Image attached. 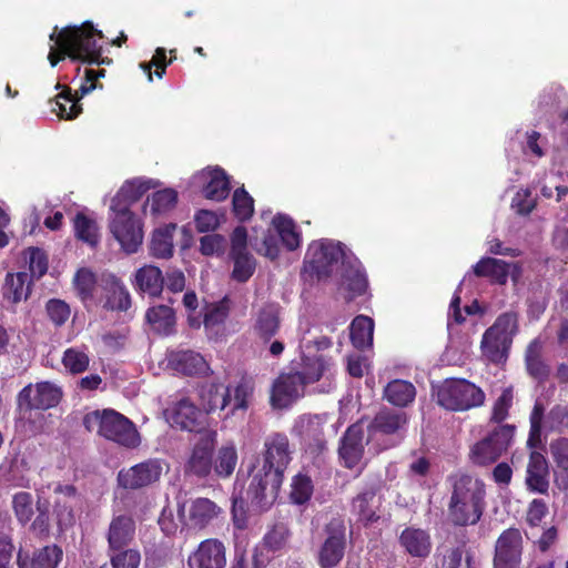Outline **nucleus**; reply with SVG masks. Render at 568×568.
<instances>
[{"mask_svg": "<svg viewBox=\"0 0 568 568\" xmlns=\"http://www.w3.org/2000/svg\"><path fill=\"white\" fill-rule=\"evenodd\" d=\"M265 448L263 465L253 475L247 490L251 503L262 509L275 503L291 460L288 439L283 435L272 436L266 440Z\"/></svg>", "mask_w": 568, "mask_h": 568, "instance_id": "f257e3e1", "label": "nucleus"}, {"mask_svg": "<svg viewBox=\"0 0 568 568\" xmlns=\"http://www.w3.org/2000/svg\"><path fill=\"white\" fill-rule=\"evenodd\" d=\"M102 32L94 29L92 23L85 22L81 27H67L57 33V28L50 34L53 44L50 47L48 59L52 67L65 55L72 60H80L89 63H99L101 55Z\"/></svg>", "mask_w": 568, "mask_h": 568, "instance_id": "f03ea898", "label": "nucleus"}, {"mask_svg": "<svg viewBox=\"0 0 568 568\" xmlns=\"http://www.w3.org/2000/svg\"><path fill=\"white\" fill-rule=\"evenodd\" d=\"M484 484L470 476H460L453 486L448 515L455 525L476 524L483 513Z\"/></svg>", "mask_w": 568, "mask_h": 568, "instance_id": "7ed1b4c3", "label": "nucleus"}, {"mask_svg": "<svg viewBox=\"0 0 568 568\" xmlns=\"http://www.w3.org/2000/svg\"><path fill=\"white\" fill-rule=\"evenodd\" d=\"M85 428L125 448H136L141 436L135 425L124 415L113 410H93L83 418Z\"/></svg>", "mask_w": 568, "mask_h": 568, "instance_id": "20e7f679", "label": "nucleus"}, {"mask_svg": "<svg viewBox=\"0 0 568 568\" xmlns=\"http://www.w3.org/2000/svg\"><path fill=\"white\" fill-rule=\"evenodd\" d=\"M518 329L517 313L506 312L500 314L483 335L480 343L483 355L494 363L505 361Z\"/></svg>", "mask_w": 568, "mask_h": 568, "instance_id": "39448f33", "label": "nucleus"}, {"mask_svg": "<svg viewBox=\"0 0 568 568\" xmlns=\"http://www.w3.org/2000/svg\"><path fill=\"white\" fill-rule=\"evenodd\" d=\"M109 230L128 254L138 252L143 243L142 222L128 205H110Z\"/></svg>", "mask_w": 568, "mask_h": 568, "instance_id": "423d86ee", "label": "nucleus"}, {"mask_svg": "<svg viewBox=\"0 0 568 568\" xmlns=\"http://www.w3.org/2000/svg\"><path fill=\"white\" fill-rule=\"evenodd\" d=\"M352 254L342 243L331 240L313 241L306 251L304 257L305 270L316 274L318 278L327 277L333 272V267L339 261L342 264Z\"/></svg>", "mask_w": 568, "mask_h": 568, "instance_id": "0eeeda50", "label": "nucleus"}, {"mask_svg": "<svg viewBox=\"0 0 568 568\" xmlns=\"http://www.w3.org/2000/svg\"><path fill=\"white\" fill-rule=\"evenodd\" d=\"M484 402L481 388L466 379H447L437 390V403L449 410H468Z\"/></svg>", "mask_w": 568, "mask_h": 568, "instance_id": "6e6552de", "label": "nucleus"}, {"mask_svg": "<svg viewBox=\"0 0 568 568\" xmlns=\"http://www.w3.org/2000/svg\"><path fill=\"white\" fill-rule=\"evenodd\" d=\"M515 434V426L496 427L487 437L476 443L470 450V459L477 465L495 463L508 449Z\"/></svg>", "mask_w": 568, "mask_h": 568, "instance_id": "1a4fd4ad", "label": "nucleus"}, {"mask_svg": "<svg viewBox=\"0 0 568 568\" xmlns=\"http://www.w3.org/2000/svg\"><path fill=\"white\" fill-rule=\"evenodd\" d=\"M217 434L213 429L200 433L185 465V473L200 478L209 476L213 469L212 454Z\"/></svg>", "mask_w": 568, "mask_h": 568, "instance_id": "9d476101", "label": "nucleus"}, {"mask_svg": "<svg viewBox=\"0 0 568 568\" xmlns=\"http://www.w3.org/2000/svg\"><path fill=\"white\" fill-rule=\"evenodd\" d=\"M192 184L201 191L205 199L211 201L221 202L230 193V179L219 166H207L199 171L193 175Z\"/></svg>", "mask_w": 568, "mask_h": 568, "instance_id": "9b49d317", "label": "nucleus"}, {"mask_svg": "<svg viewBox=\"0 0 568 568\" xmlns=\"http://www.w3.org/2000/svg\"><path fill=\"white\" fill-rule=\"evenodd\" d=\"M327 537L318 551V565L321 568H334L344 557L345 526L342 520L333 519L326 526Z\"/></svg>", "mask_w": 568, "mask_h": 568, "instance_id": "f8f14e48", "label": "nucleus"}, {"mask_svg": "<svg viewBox=\"0 0 568 568\" xmlns=\"http://www.w3.org/2000/svg\"><path fill=\"white\" fill-rule=\"evenodd\" d=\"M523 550V538L518 529L505 530L496 542L495 568H519Z\"/></svg>", "mask_w": 568, "mask_h": 568, "instance_id": "ddd939ff", "label": "nucleus"}, {"mask_svg": "<svg viewBox=\"0 0 568 568\" xmlns=\"http://www.w3.org/2000/svg\"><path fill=\"white\" fill-rule=\"evenodd\" d=\"M163 465L158 459H150L122 469L118 475L120 486L136 489L158 481L162 475Z\"/></svg>", "mask_w": 568, "mask_h": 568, "instance_id": "4468645a", "label": "nucleus"}, {"mask_svg": "<svg viewBox=\"0 0 568 568\" xmlns=\"http://www.w3.org/2000/svg\"><path fill=\"white\" fill-rule=\"evenodd\" d=\"M187 564L190 568H225L226 547L217 538L205 539L189 556Z\"/></svg>", "mask_w": 568, "mask_h": 568, "instance_id": "2eb2a0df", "label": "nucleus"}, {"mask_svg": "<svg viewBox=\"0 0 568 568\" xmlns=\"http://www.w3.org/2000/svg\"><path fill=\"white\" fill-rule=\"evenodd\" d=\"M298 374H282L273 383L271 404L274 408H286L304 394L305 384Z\"/></svg>", "mask_w": 568, "mask_h": 568, "instance_id": "dca6fc26", "label": "nucleus"}, {"mask_svg": "<svg viewBox=\"0 0 568 568\" xmlns=\"http://www.w3.org/2000/svg\"><path fill=\"white\" fill-rule=\"evenodd\" d=\"M474 273L477 276L489 277L500 285L506 284L508 277H510L516 285L521 278L523 268L519 263H507L493 257H484L474 266Z\"/></svg>", "mask_w": 568, "mask_h": 568, "instance_id": "f3484780", "label": "nucleus"}, {"mask_svg": "<svg viewBox=\"0 0 568 568\" xmlns=\"http://www.w3.org/2000/svg\"><path fill=\"white\" fill-rule=\"evenodd\" d=\"M62 396L61 388L50 382H41L36 385L26 386L19 394L21 403L29 407L48 409L55 406Z\"/></svg>", "mask_w": 568, "mask_h": 568, "instance_id": "a211bd4d", "label": "nucleus"}, {"mask_svg": "<svg viewBox=\"0 0 568 568\" xmlns=\"http://www.w3.org/2000/svg\"><path fill=\"white\" fill-rule=\"evenodd\" d=\"M367 443L362 424H354L347 428L339 446V457L347 468H354L361 463Z\"/></svg>", "mask_w": 568, "mask_h": 568, "instance_id": "6ab92c4d", "label": "nucleus"}, {"mask_svg": "<svg viewBox=\"0 0 568 568\" xmlns=\"http://www.w3.org/2000/svg\"><path fill=\"white\" fill-rule=\"evenodd\" d=\"M326 422V415H303L296 420L293 430L308 446L322 449Z\"/></svg>", "mask_w": 568, "mask_h": 568, "instance_id": "aec40b11", "label": "nucleus"}, {"mask_svg": "<svg viewBox=\"0 0 568 568\" xmlns=\"http://www.w3.org/2000/svg\"><path fill=\"white\" fill-rule=\"evenodd\" d=\"M281 327V307L275 303H267L258 308L254 315L253 331L255 335L270 342Z\"/></svg>", "mask_w": 568, "mask_h": 568, "instance_id": "412c9836", "label": "nucleus"}, {"mask_svg": "<svg viewBox=\"0 0 568 568\" xmlns=\"http://www.w3.org/2000/svg\"><path fill=\"white\" fill-rule=\"evenodd\" d=\"M205 419L206 415L202 408L196 407L187 397H183L176 402L171 416L173 425L190 432H194L203 426Z\"/></svg>", "mask_w": 568, "mask_h": 568, "instance_id": "4be33fe9", "label": "nucleus"}, {"mask_svg": "<svg viewBox=\"0 0 568 568\" xmlns=\"http://www.w3.org/2000/svg\"><path fill=\"white\" fill-rule=\"evenodd\" d=\"M178 203V192L173 189H163L149 195L142 206L144 217L153 222L166 216Z\"/></svg>", "mask_w": 568, "mask_h": 568, "instance_id": "5701e85b", "label": "nucleus"}, {"mask_svg": "<svg viewBox=\"0 0 568 568\" xmlns=\"http://www.w3.org/2000/svg\"><path fill=\"white\" fill-rule=\"evenodd\" d=\"M168 365L184 375H202L209 371L205 358L193 351H173L168 355Z\"/></svg>", "mask_w": 568, "mask_h": 568, "instance_id": "b1692460", "label": "nucleus"}, {"mask_svg": "<svg viewBox=\"0 0 568 568\" xmlns=\"http://www.w3.org/2000/svg\"><path fill=\"white\" fill-rule=\"evenodd\" d=\"M54 513L61 528L69 527L74 521L73 504L77 499V491L72 485L55 484L53 488Z\"/></svg>", "mask_w": 568, "mask_h": 568, "instance_id": "393cba45", "label": "nucleus"}, {"mask_svg": "<svg viewBox=\"0 0 568 568\" xmlns=\"http://www.w3.org/2000/svg\"><path fill=\"white\" fill-rule=\"evenodd\" d=\"M548 464L542 454L532 452L526 471V485L530 491L546 494L549 488Z\"/></svg>", "mask_w": 568, "mask_h": 568, "instance_id": "a878e982", "label": "nucleus"}, {"mask_svg": "<svg viewBox=\"0 0 568 568\" xmlns=\"http://www.w3.org/2000/svg\"><path fill=\"white\" fill-rule=\"evenodd\" d=\"M199 400L206 416L216 409H224L231 403V387L205 384L199 390Z\"/></svg>", "mask_w": 568, "mask_h": 568, "instance_id": "bb28decb", "label": "nucleus"}, {"mask_svg": "<svg viewBox=\"0 0 568 568\" xmlns=\"http://www.w3.org/2000/svg\"><path fill=\"white\" fill-rule=\"evenodd\" d=\"M135 534V524L130 516L113 517L108 531V542L111 550H120L128 546Z\"/></svg>", "mask_w": 568, "mask_h": 568, "instance_id": "cd10ccee", "label": "nucleus"}, {"mask_svg": "<svg viewBox=\"0 0 568 568\" xmlns=\"http://www.w3.org/2000/svg\"><path fill=\"white\" fill-rule=\"evenodd\" d=\"M381 497L372 489L358 494L352 505V511L364 525L375 523L379 519Z\"/></svg>", "mask_w": 568, "mask_h": 568, "instance_id": "c85d7f7f", "label": "nucleus"}, {"mask_svg": "<svg viewBox=\"0 0 568 568\" xmlns=\"http://www.w3.org/2000/svg\"><path fill=\"white\" fill-rule=\"evenodd\" d=\"M343 286L348 291V300L362 295L367 288V280L359 261L353 255L344 262Z\"/></svg>", "mask_w": 568, "mask_h": 568, "instance_id": "c756f323", "label": "nucleus"}, {"mask_svg": "<svg viewBox=\"0 0 568 568\" xmlns=\"http://www.w3.org/2000/svg\"><path fill=\"white\" fill-rule=\"evenodd\" d=\"M187 511L189 525L202 529L217 518L222 509L207 498H197L191 503Z\"/></svg>", "mask_w": 568, "mask_h": 568, "instance_id": "7c9ffc66", "label": "nucleus"}, {"mask_svg": "<svg viewBox=\"0 0 568 568\" xmlns=\"http://www.w3.org/2000/svg\"><path fill=\"white\" fill-rule=\"evenodd\" d=\"M272 230L281 239L282 244L294 251L301 246L302 235L294 221L285 214H276L271 221Z\"/></svg>", "mask_w": 568, "mask_h": 568, "instance_id": "2f4dec72", "label": "nucleus"}, {"mask_svg": "<svg viewBox=\"0 0 568 568\" xmlns=\"http://www.w3.org/2000/svg\"><path fill=\"white\" fill-rule=\"evenodd\" d=\"M549 453L555 464V481L559 487H568V438L551 440Z\"/></svg>", "mask_w": 568, "mask_h": 568, "instance_id": "473e14b6", "label": "nucleus"}, {"mask_svg": "<svg viewBox=\"0 0 568 568\" xmlns=\"http://www.w3.org/2000/svg\"><path fill=\"white\" fill-rule=\"evenodd\" d=\"M2 290L8 301L12 303L24 301L31 293V277L27 272L8 273Z\"/></svg>", "mask_w": 568, "mask_h": 568, "instance_id": "72a5a7b5", "label": "nucleus"}, {"mask_svg": "<svg viewBox=\"0 0 568 568\" xmlns=\"http://www.w3.org/2000/svg\"><path fill=\"white\" fill-rule=\"evenodd\" d=\"M62 550L55 545L42 547L33 552L31 559L18 557L20 568H57L62 559Z\"/></svg>", "mask_w": 568, "mask_h": 568, "instance_id": "f704fd0d", "label": "nucleus"}, {"mask_svg": "<svg viewBox=\"0 0 568 568\" xmlns=\"http://www.w3.org/2000/svg\"><path fill=\"white\" fill-rule=\"evenodd\" d=\"M152 180L134 179L125 182L111 200L112 205H128L135 203L148 190L154 187Z\"/></svg>", "mask_w": 568, "mask_h": 568, "instance_id": "c9c22d12", "label": "nucleus"}, {"mask_svg": "<svg viewBox=\"0 0 568 568\" xmlns=\"http://www.w3.org/2000/svg\"><path fill=\"white\" fill-rule=\"evenodd\" d=\"M164 278L159 267L144 265L135 272V287L150 295L158 296L163 290Z\"/></svg>", "mask_w": 568, "mask_h": 568, "instance_id": "e433bc0d", "label": "nucleus"}, {"mask_svg": "<svg viewBox=\"0 0 568 568\" xmlns=\"http://www.w3.org/2000/svg\"><path fill=\"white\" fill-rule=\"evenodd\" d=\"M536 187L539 190L542 197H555L556 202H561L568 196L567 179L561 173H546L536 182Z\"/></svg>", "mask_w": 568, "mask_h": 568, "instance_id": "4c0bfd02", "label": "nucleus"}, {"mask_svg": "<svg viewBox=\"0 0 568 568\" xmlns=\"http://www.w3.org/2000/svg\"><path fill=\"white\" fill-rule=\"evenodd\" d=\"M176 225L171 223L154 230L150 243V253L156 258H169L173 255V234Z\"/></svg>", "mask_w": 568, "mask_h": 568, "instance_id": "58836bf2", "label": "nucleus"}, {"mask_svg": "<svg viewBox=\"0 0 568 568\" xmlns=\"http://www.w3.org/2000/svg\"><path fill=\"white\" fill-rule=\"evenodd\" d=\"M400 544L415 557H426L430 551L429 535L422 529L406 528L400 535Z\"/></svg>", "mask_w": 568, "mask_h": 568, "instance_id": "ea45409f", "label": "nucleus"}, {"mask_svg": "<svg viewBox=\"0 0 568 568\" xmlns=\"http://www.w3.org/2000/svg\"><path fill=\"white\" fill-rule=\"evenodd\" d=\"M406 423L407 416L405 413L382 410L375 416L371 424V432L373 434H395L399 432Z\"/></svg>", "mask_w": 568, "mask_h": 568, "instance_id": "a19ab883", "label": "nucleus"}, {"mask_svg": "<svg viewBox=\"0 0 568 568\" xmlns=\"http://www.w3.org/2000/svg\"><path fill=\"white\" fill-rule=\"evenodd\" d=\"M145 316L154 332L168 335L173 331L175 316L171 307L166 305L150 307Z\"/></svg>", "mask_w": 568, "mask_h": 568, "instance_id": "79ce46f5", "label": "nucleus"}, {"mask_svg": "<svg viewBox=\"0 0 568 568\" xmlns=\"http://www.w3.org/2000/svg\"><path fill=\"white\" fill-rule=\"evenodd\" d=\"M351 341L353 345L363 349L373 344L374 322L365 315L356 316L351 324Z\"/></svg>", "mask_w": 568, "mask_h": 568, "instance_id": "37998d69", "label": "nucleus"}, {"mask_svg": "<svg viewBox=\"0 0 568 568\" xmlns=\"http://www.w3.org/2000/svg\"><path fill=\"white\" fill-rule=\"evenodd\" d=\"M416 390L412 383L395 379L385 387V398L395 406H406L415 398Z\"/></svg>", "mask_w": 568, "mask_h": 568, "instance_id": "c03bdc74", "label": "nucleus"}, {"mask_svg": "<svg viewBox=\"0 0 568 568\" xmlns=\"http://www.w3.org/2000/svg\"><path fill=\"white\" fill-rule=\"evenodd\" d=\"M73 227L77 239L95 246L100 241V232L97 222L83 213H78L73 220Z\"/></svg>", "mask_w": 568, "mask_h": 568, "instance_id": "a18cd8bd", "label": "nucleus"}, {"mask_svg": "<svg viewBox=\"0 0 568 568\" xmlns=\"http://www.w3.org/2000/svg\"><path fill=\"white\" fill-rule=\"evenodd\" d=\"M237 464V452L234 443H225L217 452L214 471L219 477H229L233 474Z\"/></svg>", "mask_w": 568, "mask_h": 568, "instance_id": "49530a36", "label": "nucleus"}, {"mask_svg": "<svg viewBox=\"0 0 568 568\" xmlns=\"http://www.w3.org/2000/svg\"><path fill=\"white\" fill-rule=\"evenodd\" d=\"M331 363L322 355L303 358L302 371L297 374L302 376L305 385L320 381L323 374L329 369Z\"/></svg>", "mask_w": 568, "mask_h": 568, "instance_id": "de8ad7c7", "label": "nucleus"}, {"mask_svg": "<svg viewBox=\"0 0 568 568\" xmlns=\"http://www.w3.org/2000/svg\"><path fill=\"white\" fill-rule=\"evenodd\" d=\"M62 364L69 373L81 374L88 369L90 357L85 351L70 347L63 353Z\"/></svg>", "mask_w": 568, "mask_h": 568, "instance_id": "09e8293b", "label": "nucleus"}, {"mask_svg": "<svg viewBox=\"0 0 568 568\" xmlns=\"http://www.w3.org/2000/svg\"><path fill=\"white\" fill-rule=\"evenodd\" d=\"M253 393L254 384L246 378L241 379L234 388H231L232 412L247 409Z\"/></svg>", "mask_w": 568, "mask_h": 568, "instance_id": "8fccbe9b", "label": "nucleus"}, {"mask_svg": "<svg viewBox=\"0 0 568 568\" xmlns=\"http://www.w3.org/2000/svg\"><path fill=\"white\" fill-rule=\"evenodd\" d=\"M234 263L232 276L239 282H246L254 273L256 263L254 257L248 253L232 255Z\"/></svg>", "mask_w": 568, "mask_h": 568, "instance_id": "3c124183", "label": "nucleus"}, {"mask_svg": "<svg viewBox=\"0 0 568 568\" xmlns=\"http://www.w3.org/2000/svg\"><path fill=\"white\" fill-rule=\"evenodd\" d=\"M12 508L20 524H28L33 517V499L31 494L20 491L13 495Z\"/></svg>", "mask_w": 568, "mask_h": 568, "instance_id": "603ef678", "label": "nucleus"}, {"mask_svg": "<svg viewBox=\"0 0 568 568\" xmlns=\"http://www.w3.org/2000/svg\"><path fill=\"white\" fill-rule=\"evenodd\" d=\"M291 500L294 504L302 505L310 500L313 494V484L308 476L297 474L291 484Z\"/></svg>", "mask_w": 568, "mask_h": 568, "instance_id": "864d4df0", "label": "nucleus"}, {"mask_svg": "<svg viewBox=\"0 0 568 568\" xmlns=\"http://www.w3.org/2000/svg\"><path fill=\"white\" fill-rule=\"evenodd\" d=\"M232 203L233 212L239 220L245 221L252 216L254 200L244 187H239L234 191Z\"/></svg>", "mask_w": 568, "mask_h": 568, "instance_id": "5fc2aeb1", "label": "nucleus"}, {"mask_svg": "<svg viewBox=\"0 0 568 568\" xmlns=\"http://www.w3.org/2000/svg\"><path fill=\"white\" fill-rule=\"evenodd\" d=\"M52 111L60 118L68 120L77 118L81 113V106L71 95V92H62L57 97Z\"/></svg>", "mask_w": 568, "mask_h": 568, "instance_id": "6e6d98bb", "label": "nucleus"}, {"mask_svg": "<svg viewBox=\"0 0 568 568\" xmlns=\"http://www.w3.org/2000/svg\"><path fill=\"white\" fill-rule=\"evenodd\" d=\"M24 261L29 264L32 276L41 277L48 270V257L45 253L38 247H29L24 252Z\"/></svg>", "mask_w": 568, "mask_h": 568, "instance_id": "4d7b16f0", "label": "nucleus"}, {"mask_svg": "<svg viewBox=\"0 0 568 568\" xmlns=\"http://www.w3.org/2000/svg\"><path fill=\"white\" fill-rule=\"evenodd\" d=\"M544 426L551 432H564L568 428V408L557 405L545 417Z\"/></svg>", "mask_w": 568, "mask_h": 568, "instance_id": "13d9d810", "label": "nucleus"}, {"mask_svg": "<svg viewBox=\"0 0 568 568\" xmlns=\"http://www.w3.org/2000/svg\"><path fill=\"white\" fill-rule=\"evenodd\" d=\"M538 347L539 345L536 341L529 345L526 356L527 369L535 378L544 379L548 375V368L537 354Z\"/></svg>", "mask_w": 568, "mask_h": 568, "instance_id": "bf43d9fd", "label": "nucleus"}, {"mask_svg": "<svg viewBox=\"0 0 568 568\" xmlns=\"http://www.w3.org/2000/svg\"><path fill=\"white\" fill-rule=\"evenodd\" d=\"M111 555L110 566L114 568H139L141 555L136 549H120Z\"/></svg>", "mask_w": 568, "mask_h": 568, "instance_id": "052dcab7", "label": "nucleus"}, {"mask_svg": "<svg viewBox=\"0 0 568 568\" xmlns=\"http://www.w3.org/2000/svg\"><path fill=\"white\" fill-rule=\"evenodd\" d=\"M513 389L511 388H505L503 389L499 397L496 399V402L493 405L491 409V420L496 423H500L505 420L508 416L509 408L513 405Z\"/></svg>", "mask_w": 568, "mask_h": 568, "instance_id": "680f3d73", "label": "nucleus"}, {"mask_svg": "<svg viewBox=\"0 0 568 568\" xmlns=\"http://www.w3.org/2000/svg\"><path fill=\"white\" fill-rule=\"evenodd\" d=\"M185 507L179 508L178 517L175 518L172 511L164 510L159 519L161 529L166 535H175L179 530H182L185 525L184 518Z\"/></svg>", "mask_w": 568, "mask_h": 568, "instance_id": "e2e57ef3", "label": "nucleus"}, {"mask_svg": "<svg viewBox=\"0 0 568 568\" xmlns=\"http://www.w3.org/2000/svg\"><path fill=\"white\" fill-rule=\"evenodd\" d=\"M229 314L227 301L223 300L219 303H214L207 306L204 325L206 328H212L216 325L222 324Z\"/></svg>", "mask_w": 568, "mask_h": 568, "instance_id": "0e129e2a", "label": "nucleus"}, {"mask_svg": "<svg viewBox=\"0 0 568 568\" xmlns=\"http://www.w3.org/2000/svg\"><path fill=\"white\" fill-rule=\"evenodd\" d=\"M288 536L287 527L284 524H277L265 535L264 541L271 550H280L285 547Z\"/></svg>", "mask_w": 568, "mask_h": 568, "instance_id": "69168bd1", "label": "nucleus"}, {"mask_svg": "<svg viewBox=\"0 0 568 568\" xmlns=\"http://www.w3.org/2000/svg\"><path fill=\"white\" fill-rule=\"evenodd\" d=\"M74 285L79 294L85 298L92 294L95 276L90 270L80 268L74 276Z\"/></svg>", "mask_w": 568, "mask_h": 568, "instance_id": "338daca9", "label": "nucleus"}, {"mask_svg": "<svg viewBox=\"0 0 568 568\" xmlns=\"http://www.w3.org/2000/svg\"><path fill=\"white\" fill-rule=\"evenodd\" d=\"M511 206L517 213L527 215L535 209L536 199L531 196V192L528 189H521L514 195Z\"/></svg>", "mask_w": 568, "mask_h": 568, "instance_id": "774afa93", "label": "nucleus"}]
</instances>
